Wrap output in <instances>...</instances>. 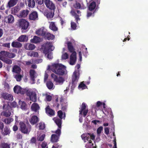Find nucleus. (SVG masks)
I'll list each match as a JSON object with an SVG mask.
<instances>
[{
	"mask_svg": "<svg viewBox=\"0 0 148 148\" xmlns=\"http://www.w3.org/2000/svg\"><path fill=\"white\" fill-rule=\"evenodd\" d=\"M52 47H53V46L50 42L44 44L42 47L44 53L49 60L52 59L53 58V53L50 52L53 50V49L52 48Z\"/></svg>",
	"mask_w": 148,
	"mask_h": 148,
	"instance_id": "1",
	"label": "nucleus"
},
{
	"mask_svg": "<svg viewBox=\"0 0 148 148\" xmlns=\"http://www.w3.org/2000/svg\"><path fill=\"white\" fill-rule=\"evenodd\" d=\"M36 34L38 36H42L45 40H52L55 38L54 35L47 32L46 29L43 27L37 30L36 32Z\"/></svg>",
	"mask_w": 148,
	"mask_h": 148,
	"instance_id": "2",
	"label": "nucleus"
},
{
	"mask_svg": "<svg viewBox=\"0 0 148 148\" xmlns=\"http://www.w3.org/2000/svg\"><path fill=\"white\" fill-rule=\"evenodd\" d=\"M66 44L69 51L72 53L70 56V64L71 65H73L75 64L76 60V53L75 51L74 48L71 42L68 41Z\"/></svg>",
	"mask_w": 148,
	"mask_h": 148,
	"instance_id": "3",
	"label": "nucleus"
},
{
	"mask_svg": "<svg viewBox=\"0 0 148 148\" xmlns=\"http://www.w3.org/2000/svg\"><path fill=\"white\" fill-rule=\"evenodd\" d=\"M79 71H75L72 76V80L71 82V89L73 90L76 86L78 81L79 76Z\"/></svg>",
	"mask_w": 148,
	"mask_h": 148,
	"instance_id": "4",
	"label": "nucleus"
},
{
	"mask_svg": "<svg viewBox=\"0 0 148 148\" xmlns=\"http://www.w3.org/2000/svg\"><path fill=\"white\" fill-rule=\"evenodd\" d=\"M20 130L24 134H28L31 130L30 125H27L25 123L22 122L19 123Z\"/></svg>",
	"mask_w": 148,
	"mask_h": 148,
	"instance_id": "5",
	"label": "nucleus"
},
{
	"mask_svg": "<svg viewBox=\"0 0 148 148\" xmlns=\"http://www.w3.org/2000/svg\"><path fill=\"white\" fill-rule=\"evenodd\" d=\"M18 26L21 28L22 31L27 29L29 27V23L25 20L20 19L18 20Z\"/></svg>",
	"mask_w": 148,
	"mask_h": 148,
	"instance_id": "6",
	"label": "nucleus"
},
{
	"mask_svg": "<svg viewBox=\"0 0 148 148\" xmlns=\"http://www.w3.org/2000/svg\"><path fill=\"white\" fill-rule=\"evenodd\" d=\"M3 109L4 110L3 112V115L6 117H9L11 114L10 111L11 110V107L10 105L8 104H4L3 106Z\"/></svg>",
	"mask_w": 148,
	"mask_h": 148,
	"instance_id": "7",
	"label": "nucleus"
},
{
	"mask_svg": "<svg viewBox=\"0 0 148 148\" xmlns=\"http://www.w3.org/2000/svg\"><path fill=\"white\" fill-rule=\"evenodd\" d=\"M14 91L15 93L18 94L23 95L26 93L27 89L26 88H22L18 85L15 86L14 88Z\"/></svg>",
	"mask_w": 148,
	"mask_h": 148,
	"instance_id": "8",
	"label": "nucleus"
},
{
	"mask_svg": "<svg viewBox=\"0 0 148 148\" xmlns=\"http://www.w3.org/2000/svg\"><path fill=\"white\" fill-rule=\"evenodd\" d=\"M26 94L27 96L29 97L31 100L34 102L36 101L37 97L36 95L35 92L33 91H31L27 89Z\"/></svg>",
	"mask_w": 148,
	"mask_h": 148,
	"instance_id": "9",
	"label": "nucleus"
},
{
	"mask_svg": "<svg viewBox=\"0 0 148 148\" xmlns=\"http://www.w3.org/2000/svg\"><path fill=\"white\" fill-rule=\"evenodd\" d=\"M52 78L56 83L62 84L64 81V78L60 76L58 77L54 73H52L51 75Z\"/></svg>",
	"mask_w": 148,
	"mask_h": 148,
	"instance_id": "10",
	"label": "nucleus"
},
{
	"mask_svg": "<svg viewBox=\"0 0 148 148\" xmlns=\"http://www.w3.org/2000/svg\"><path fill=\"white\" fill-rule=\"evenodd\" d=\"M66 69V67L62 64L55 73L59 75H63L66 74L67 73Z\"/></svg>",
	"mask_w": 148,
	"mask_h": 148,
	"instance_id": "11",
	"label": "nucleus"
},
{
	"mask_svg": "<svg viewBox=\"0 0 148 148\" xmlns=\"http://www.w3.org/2000/svg\"><path fill=\"white\" fill-rule=\"evenodd\" d=\"M71 12L72 15L74 16L76 23L78 24V21L80 20L79 16L81 15V12L77 10H72Z\"/></svg>",
	"mask_w": 148,
	"mask_h": 148,
	"instance_id": "12",
	"label": "nucleus"
},
{
	"mask_svg": "<svg viewBox=\"0 0 148 148\" xmlns=\"http://www.w3.org/2000/svg\"><path fill=\"white\" fill-rule=\"evenodd\" d=\"M62 64L59 63H52L51 65H48V69L51 70L52 72L56 73L58 69L59 68Z\"/></svg>",
	"mask_w": 148,
	"mask_h": 148,
	"instance_id": "13",
	"label": "nucleus"
},
{
	"mask_svg": "<svg viewBox=\"0 0 148 148\" xmlns=\"http://www.w3.org/2000/svg\"><path fill=\"white\" fill-rule=\"evenodd\" d=\"M45 16L47 18H52L54 16V10H42Z\"/></svg>",
	"mask_w": 148,
	"mask_h": 148,
	"instance_id": "14",
	"label": "nucleus"
},
{
	"mask_svg": "<svg viewBox=\"0 0 148 148\" xmlns=\"http://www.w3.org/2000/svg\"><path fill=\"white\" fill-rule=\"evenodd\" d=\"M44 2L46 7L49 9H55V4L52 1L50 0H44Z\"/></svg>",
	"mask_w": 148,
	"mask_h": 148,
	"instance_id": "15",
	"label": "nucleus"
},
{
	"mask_svg": "<svg viewBox=\"0 0 148 148\" xmlns=\"http://www.w3.org/2000/svg\"><path fill=\"white\" fill-rule=\"evenodd\" d=\"M59 100L62 110L63 111L65 110L68 106L67 102L65 101L64 99L63 96H61L59 99Z\"/></svg>",
	"mask_w": 148,
	"mask_h": 148,
	"instance_id": "16",
	"label": "nucleus"
},
{
	"mask_svg": "<svg viewBox=\"0 0 148 148\" xmlns=\"http://www.w3.org/2000/svg\"><path fill=\"white\" fill-rule=\"evenodd\" d=\"M29 75L31 80L33 82V84L34 83L35 78H36L37 76L35 71L33 69L30 70L29 71Z\"/></svg>",
	"mask_w": 148,
	"mask_h": 148,
	"instance_id": "17",
	"label": "nucleus"
},
{
	"mask_svg": "<svg viewBox=\"0 0 148 148\" xmlns=\"http://www.w3.org/2000/svg\"><path fill=\"white\" fill-rule=\"evenodd\" d=\"M2 97L4 99L9 101H12L13 100V96L6 92L2 93L1 94Z\"/></svg>",
	"mask_w": 148,
	"mask_h": 148,
	"instance_id": "18",
	"label": "nucleus"
},
{
	"mask_svg": "<svg viewBox=\"0 0 148 148\" xmlns=\"http://www.w3.org/2000/svg\"><path fill=\"white\" fill-rule=\"evenodd\" d=\"M4 21L6 23H12L14 21V18L12 15L10 14L5 17Z\"/></svg>",
	"mask_w": 148,
	"mask_h": 148,
	"instance_id": "19",
	"label": "nucleus"
},
{
	"mask_svg": "<svg viewBox=\"0 0 148 148\" xmlns=\"http://www.w3.org/2000/svg\"><path fill=\"white\" fill-rule=\"evenodd\" d=\"M46 113L50 116H53L55 115V111L50 108L49 106H47L45 108Z\"/></svg>",
	"mask_w": 148,
	"mask_h": 148,
	"instance_id": "20",
	"label": "nucleus"
},
{
	"mask_svg": "<svg viewBox=\"0 0 148 148\" xmlns=\"http://www.w3.org/2000/svg\"><path fill=\"white\" fill-rule=\"evenodd\" d=\"M90 133L83 134L82 135L81 137L82 139L84 141L85 143L86 142V141H88L89 143H92V141L91 140L89 139L90 137Z\"/></svg>",
	"mask_w": 148,
	"mask_h": 148,
	"instance_id": "21",
	"label": "nucleus"
},
{
	"mask_svg": "<svg viewBox=\"0 0 148 148\" xmlns=\"http://www.w3.org/2000/svg\"><path fill=\"white\" fill-rule=\"evenodd\" d=\"M1 131V134L4 136L7 135H9L10 134L11 132L10 128L7 126H5L3 130Z\"/></svg>",
	"mask_w": 148,
	"mask_h": 148,
	"instance_id": "22",
	"label": "nucleus"
},
{
	"mask_svg": "<svg viewBox=\"0 0 148 148\" xmlns=\"http://www.w3.org/2000/svg\"><path fill=\"white\" fill-rule=\"evenodd\" d=\"M29 121L31 124L34 125L38 122L39 119L36 116L34 115L31 117Z\"/></svg>",
	"mask_w": 148,
	"mask_h": 148,
	"instance_id": "23",
	"label": "nucleus"
},
{
	"mask_svg": "<svg viewBox=\"0 0 148 148\" xmlns=\"http://www.w3.org/2000/svg\"><path fill=\"white\" fill-rule=\"evenodd\" d=\"M17 50L15 49H12V52H8V58H12L16 56V54L17 53Z\"/></svg>",
	"mask_w": 148,
	"mask_h": 148,
	"instance_id": "24",
	"label": "nucleus"
},
{
	"mask_svg": "<svg viewBox=\"0 0 148 148\" xmlns=\"http://www.w3.org/2000/svg\"><path fill=\"white\" fill-rule=\"evenodd\" d=\"M29 12L28 10H23L19 14H17V16L19 18L25 17L27 16Z\"/></svg>",
	"mask_w": 148,
	"mask_h": 148,
	"instance_id": "25",
	"label": "nucleus"
},
{
	"mask_svg": "<svg viewBox=\"0 0 148 148\" xmlns=\"http://www.w3.org/2000/svg\"><path fill=\"white\" fill-rule=\"evenodd\" d=\"M24 47L25 49L29 50H32L35 47L34 45L29 43H27L25 44Z\"/></svg>",
	"mask_w": 148,
	"mask_h": 148,
	"instance_id": "26",
	"label": "nucleus"
},
{
	"mask_svg": "<svg viewBox=\"0 0 148 148\" xmlns=\"http://www.w3.org/2000/svg\"><path fill=\"white\" fill-rule=\"evenodd\" d=\"M38 17V14L37 12L34 11L32 12L29 16V19L31 20L34 21Z\"/></svg>",
	"mask_w": 148,
	"mask_h": 148,
	"instance_id": "27",
	"label": "nucleus"
},
{
	"mask_svg": "<svg viewBox=\"0 0 148 148\" xmlns=\"http://www.w3.org/2000/svg\"><path fill=\"white\" fill-rule=\"evenodd\" d=\"M8 51H0V60H3L6 58H8Z\"/></svg>",
	"mask_w": 148,
	"mask_h": 148,
	"instance_id": "28",
	"label": "nucleus"
},
{
	"mask_svg": "<svg viewBox=\"0 0 148 148\" xmlns=\"http://www.w3.org/2000/svg\"><path fill=\"white\" fill-rule=\"evenodd\" d=\"M40 107L37 103H34L32 105L31 109L32 110L35 112H37L39 109Z\"/></svg>",
	"mask_w": 148,
	"mask_h": 148,
	"instance_id": "29",
	"label": "nucleus"
},
{
	"mask_svg": "<svg viewBox=\"0 0 148 148\" xmlns=\"http://www.w3.org/2000/svg\"><path fill=\"white\" fill-rule=\"evenodd\" d=\"M21 69L20 67L17 65H14L13 68L12 72L16 73L17 74H20Z\"/></svg>",
	"mask_w": 148,
	"mask_h": 148,
	"instance_id": "30",
	"label": "nucleus"
},
{
	"mask_svg": "<svg viewBox=\"0 0 148 148\" xmlns=\"http://www.w3.org/2000/svg\"><path fill=\"white\" fill-rule=\"evenodd\" d=\"M18 0H10L8 2L7 6L9 8L14 6L17 3Z\"/></svg>",
	"mask_w": 148,
	"mask_h": 148,
	"instance_id": "31",
	"label": "nucleus"
},
{
	"mask_svg": "<svg viewBox=\"0 0 148 148\" xmlns=\"http://www.w3.org/2000/svg\"><path fill=\"white\" fill-rule=\"evenodd\" d=\"M49 28L50 29L53 31H56L58 30V28L56 26L55 23L53 22H51L50 23Z\"/></svg>",
	"mask_w": 148,
	"mask_h": 148,
	"instance_id": "32",
	"label": "nucleus"
},
{
	"mask_svg": "<svg viewBox=\"0 0 148 148\" xmlns=\"http://www.w3.org/2000/svg\"><path fill=\"white\" fill-rule=\"evenodd\" d=\"M60 136H59L55 134H53L51 135V141L52 143H56L58 141Z\"/></svg>",
	"mask_w": 148,
	"mask_h": 148,
	"instance_id": "33",
	"label": "nucleus"
},
{
	"mask_svg": "<svg viewBox=\"0 0 148 148\" xmlns=\"http://www.w3.org/2000/svg\"><path fill=\"white\" fill-rule=\"evenodd\" d=\"M11 144L10 143L3 142L1 143L0 145V148H10Z\"/></svg>",
	"mask_w": 148,
	"mask_h": 148,
	"instance_id": "34",
	"label": "nucleus"
},
{
	"mask_svg": "<svg viewBox=\"0 0 148 148\" xmlns=\"http://www.w3.org/2000/svg\"><path fill=\"white\" fill-rule=\"evenodd\" d=\"M12 46L14 47L20 48L22 47V44L18 42H13L12 43Z\"/></svg>",
	"mask_w": 148,
	"mask_h": 148,
	"instance_id": "35",
	"label": "nucleus"
},
{
	"mask_svg": "<svg viewBox=\"0 0 148 148\" xmlns=\"http://www.w3.org/2000/svg\"><path fill=\"white\" fill-rule=\"evenodd\" d=\"M62 119L60 118H56L54 120L55 122L58 126V127L61 128Z\"/></svg>",
	"mask_w": 148,
	"mask_h": 148,
	"instance_id": "36",
	"label": "nucleus"
},
{
	"mask_svg": "<svg viewBox=\"0 0 148 148\" xmlns=\"http://www.w3.org/2000/svg\"><path fill=\"white\" fill-rule=\"evenodd\" d=\"M28 5L29 7L33 8L35 6V3L34 0H27Z\"/></svg>",
	"mask_w": 148,
	"mask_h": 148,
	"instance_id": "37",
	"label": "nucleus"
},
{
	"mask_svg": "<svg viewBox=\"0 0 148 148\" xmlns=\"http://www.w3.org/2000/svg\"><path fill=\"white\" fill-rule=\"evenodd\" d=\"M27 38L26 35H22L20 36L17 39L18 41L21 42L27 41Z\"/></svg>",
	"mask_w": 148,
	"mask_h": 148,
	"instance_id": "38",
	"label": "nucleus"
},
{
	"mask_svg": "<svg viewBox=\"0 0 148 148\" xmlns=\"http://www.w3.org/2000/svg\"><path fill=\"white\" fill-rule=\"evenodd\" d=\"M55 98L56 99L55 100V102L53 104V106L55 107L57 109H58L60 106V104L58 103L59 98L58 96H56Z\"/></svg>",
	"mask_w": 148,
	"mask_h": 148,
	"instance_id": "39",
	"label": "nucleus"
},
{
	"mask_svg": "<svg viewBox=\"0 0 148 148\" xmlns=\"http://www.w3.org/2000/svg\"><path fill=\"white\" fill-rule=\"evenodd\" d=\"M86 104L84 102L83 103L81 106V109L79 111V114L80 115L82 114L83 111L84 110H86Z\"/></svg>",
	"mask_w": 148,
	"mask_h": 148,
	"instance_id": "40",
	"label": "nucleus"
},
{
	"mask_svg": "<svg viewBox=\"0 0 148 148\" xmlns=\"http://www.w3.org/2000/svg\"><path fill=\"white\" fill-rule=\"evenodd\" d=\"M73 7L76 9H79L81 8V4L77 1H76L75 3L73 5Z\"/></svg>",
	"mask_w": 148,
	"mask_h": 148,
	"instance_id": "41",
	"label": "nucleus"
},
{
	"mask_svg": "<svg viewBox=\"0 0 148 148\" xmlns=\"http://www.w3.org/2000/svg\"><path fill=\"white\" fill-rule=\"evenodd\" d=\"M13 119L11 117H9L4 119L3 122L6 124H9L13 121Z\"/></svg>",
	"mask_w": 148,
	"mask_h": 148,
	"instance_id": "42",
	"label": "nucleus"
},
{
	"mask_svg": "<svg viewBox=\"0 0 148 148\" xmlns=\"http://www.w3.org/2000/svg\"><path fill=\"white\" fill-rule=\"evenodd\" d=\"M46 86L49 89H51L52 88L53 84L52 82L50 81H48L46 83Z\"/></svg>",
	"mask_w": 148,
	"mask_h": 148,
	"instance_id": "43",
	"label": "nucleus"
},
{
	"mask_svg": "<svg viewBox=\"0 0 148 148\" xmlns=\"http://www.w3.org/2000/svg\"><path fill=\"white\" fill-rule=\"evenodd\" d=\"M22 77L23 76L20 74H18L15 75L14 76V77L16 79V80L18 82H20Z\"/></svg>",
	"mask_w": 148,
	"mask_h": 148,
	"instance_id": "44",
	"label": "nucleus"
},
{
	"mask_svg": "<svg viewBox=\"0 0 148 148\" xmlns=\"http://www.w3.org/2000/svg\"><path fill=\"white\" fill-rule=\"evenodd\" d=\"M39 129V130H43L45 128V125L44 123L40 122L38 124Z\"/></svg>",
	"mask_w": 148,
	"mask_h": 148,
	"instance_id": "45",
	"label": "nucleus"
},
{
	"mask_svg": "<svg viewBox=\"0 0 148 148\" xmlns=\"http://www.w3.org/2000/svg\"><path fill=\"white\" fill-rule=\"evenodd\" d=\"M96 4L95 2L93 1L90 3L88 9H95Z\"/></svg>",
	"mask_w": 148,
	"mask_h": 148,
	"instance_id": "46",
	"label": "nucleus"
},
{
	"mask_svg": "<svg viewBox=\"0 0 148 148\" xmlns=\"http://www.w3.org/2000/svg\"><path fill=\"white\" fill-rule=\"evenodd\" d=\"M3 60H1L3 61L5 63L8 64H11L12 63V60L8 59L7 58H6L5 59Z\"/></svg>",
	"mask_w": 148,
	"mask_h": 148,
	"instance_id": "47",
	"label": "nucleus"
},
{
	"mask_svg": "<svg viewBox=\"0 0 148 148\" xmlns=\"http://www.w3.org/2000/svg\"><path fill=\"white\" fill-rule=\"evenodd\" d=\"M31 42L34 43H37L39 42V38L37 36H35L31 40Z\"/></svg>",
	"mask_w": 148,
	"mask_h": 148,
	"instance_id": "48",
	"label": "nucleus"
},
{
	"mask_svg": "<svg viewBox=\"0 0 148 148\" xmlns=\"http://www.w3.org/2000/svg\"><path fill=\"white\" fill-rule=\"evenodd\" d=\"M21 108L22 110H25L27 109V105L25 102L23 101L22 102L21 106Z\"/></svg>",
	"mask_w": 148,
	"mask_h": 148,
	"instance_id": "49",
	"label": "nucleus"
},
{
	"mask_svg": "<svg viewBox=\"0 0 148 148\" xmlns=\"http://www.w3.org/2000/svg\"><path fill=\"white\" fill-rule=\"evenodd\" d=\"M45 100L47 101H51L52 99V97L51 96L48 95L47 94H45Z\"/></svg>",
	"mask_w": 148,
	"mask_h": 148,
	"instance_id": "50",
	"label": "nucleus"
},
{
	"mask_svg": "<svg viewBox=\"0 0 148 148\" xmlns=\"http://www.w3.org/2000/svg\"><path fill=\"white\" fill-rule=\"evenodd\" d=\"M45 134H43L41 135H40L38 137L37 139L38 141H43L45 137Z\"/></svg>",
	"mask_w": 148,
	"mask_h": 148,
	"instance_id": "51",
	"label": "nucleus"
},
{
	"mask_svg": "<svg viewBox=\"0 0 148 148\" xmlns=\"http://www.w3.org/2000/svg\"><path fill=\"white\" fill-rule=\"evenodd\" d=\"M94 10H88L87 11V17L88 18L91 16L92 14H93L95 11Z\"/></svg>",
	"mask_w": 148,
	"mask_h": 148,
	"instance_id": "52",
	"label": "nucleus"
},
{
	"mask_svg": "<svg viewBox=\"0 0 148 148\" xmlns=\"http://www.w3.org/2000/svg\"><path fill=\"white\" fill-rule=\"evenodd\" d=\"M86 87V86L83 83V82H81L78 86L79 88H81L82 89H85Z\"/></svg>",
	"mask_w": 148,
	"mask_h": 148,
	"instance_id": "53",
	"label": "nucleus"
},
{
	"mask_svg": "<svg viewBox=\"0 0 148 148\" xmlns=\"http://www.w3.org/2000/svg\"><path fill=\"white\" fill-rule=\"evenodd\" d=\"M71 27L73 30H75L76 29L77 25L76 23L73 22H71Z\"/></svg>",
	"mask_w": 148,
	"mask_h": 148,
	"instance_id": "54",
	"label": "nucleus"
},
{
	"mask_svg": "<svg viewBox=\"0 0 148 148\" xmlns=\"http://www.w3.org/2000/svg\"><path fill=\"white\" fill-rule=\"evenodd\" d=\"M25 6V4L24 3L22 2H21L19 4H18L17 5V7L18 8H17L16 9H18L19 8H23Z\"/></svg>",
	"mask_w": 148,
	"mask_h": 148,
	"instance_id": "55",
	"label": "nucleus"
},
{
	"mask_svg": "<svg viewBox=\"0 0 148 148\" xmlns=\"http://www.w3.org/2000/svg\"><path fill=\"white\" fill-rule=\"evenodd\" d=\"M61 128H59L58 127L57 130L56 131L55 133L56 134L59 136L60 137V135L61 134Z\"/></svg>",
	"mask_w": 148,
	"mask_h": 148,
	"instance_id": "56",
	"label": "nucleus"
},
{
	"mask_svg": "<svg viewBox=\"0 0 148 148\" xmlns=\"http://www.w3.org/2000/svg\"><path fill=\"white\" fill-rule=\"evenodd\" d=\"M30 143L32 144H36V140L35 137H33L30 140Z\"/></svg>",
	"mask_w": 148,
	"mask_h": 148,
	"instance_id": "57",
	"label": "nucleus"
},
{
	"mask_svg": "<svg viewBox=\"0 0 148 148\" xmlns=\"http://www.w3.org/2000/svg\"><path fill=\"white\" fill-rule=\"evenodd\" d=\"M10 106L11 107V109L12 108H15L17 106V103L15 101H13L10 103Z\"/></svg>",
	"mask_w": 148,
	"mask_h": 148,
	"instance_id": "58",
	"label": "nucleus"
},
{
	"mask_svg": "<svg viewBox=\"0 0 148 148\" xmlns=\"http://www.w3.org/2000/svg\"><path fill=\"white\" fill-rule=\"evenodd\" d=\"M103 130V127L102 126L99 127L98 128L97 130V134L100 135L101 133V131Z\"/></svg>",
	"mask_w": 148,
	"mask_h": 148,
	"instance_id": "59",
	"label": "nucleus"
},
{
	"mask_svg": "<svg viewBox=\"0 0 148 148\" xmlns=\"http://www.w3.org/2000/svg\"><path fill=\"white\" fill-rule=\"evenodd\" d=\"M63 113L61 110H59L58 112V115L60 119H62L63 118L62 115Z\"/></svg>",
	"mask_w": 148,
	"mask_h": 148,
	"instance_id": "60",
	"label": "nucleus"
},
{
	"mask_svg": "<svg viewBox=\"0 0 148 148\" xmlns=\"http://www.w3.org/2000/svg\"><path fill=\"white\" fill-rule=\"evenodd\" d=\"M62 59L66 60L68 58V55L66 53H65L63 54L62 56Z\"/></svg>",
	"mask_w": 148,
	"mask_h": 148,
	"instance_id": "61",
	"label": "nucleus"
},
{
	"mask_svg": "<svg viewBox=\"0 0 148 148\" xmlns=\"http://www.w3.org/2000/svg\"><path fill=\"white\" fill-rule=\"evenodd\" d=\"M42 59H39L35 60L34 62L36 64H38L42 62Z\"/></svg>",
	"mask_w": 148,
	"mask_h": 148,
	"instance_id": "62",
	"label": "nucleus"
},
{
	"mask_svg": "<svg viewBox=\"0 0 148 148\" xmlns=\"http://www.w3.org/2000/svg\"><path fill=\"white\" fill-rule=\"evenodd\" d=\"M4 88L5 89L8 90L10 88V86L9 84L5 82L4 84Z\"/></svg>",
	"mask_w": 148,
	"mask_h": 148,
	"instance_id": "63",
	"label": "nucleus"
},
{
	"mask_svg": "<svg viewBox=\"0 0 148 148\" xmlns=\"http://www.w3.org/2000/svg\"><path fill=\"white\" fill-rule=\"evenodd\" d=\"M61 146H60L58 144H56L53 145L52 147V148H61Z\"/></svg>",
	"mask_w": 148,
	"mask_h": 148,
	"instance_id": "64",
	"label": "nucleus"
}]
</instances>
